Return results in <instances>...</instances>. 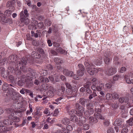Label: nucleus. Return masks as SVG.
Returning a JSON list of instances; mask_svg holds the SVG:
<instances>
[{
	"label": "nucleus",
	"mask_w": 133,
	"mask_h": 133,
	"mask_svg": "<svg viewBox=\"0 0 133 133\" xmlns=\"http://www.w3.org/2000/svg\"><path fill=\"white\" fill-rule=\"evenodd\" d=\"M74 108L75 109H72L67 111L68 113L70 115H72L74 113L77 116H82L83 112L84 111V109L78 103H76L74 105Z\"/></svg>",
	"instance_id": "nucleus-1"
},
{
	"label": "nucleus",
	"mask_w": 133,
	"mask_h": 133,
	"mask_svg": "<svg viewBox=\"0 0 133 133\" xmlns=\"http://www.w3.org/2000/svg\"><path fill=\"white\" fill-rule=\"evenodd\" d=\"M6 113L8 114H10V117L14 120V123L12 122V123H10V124L11 125L13 124L14 125H15V126L16 127V122H16L17 119L16 111H14V110L10 108L6 109Z\"/></svg>",
	"instance_id": "nucleus-2"
},
{
	"label": "nucleus",
	"mask_w": 133,
	"mask_h": 133,
	"mask_svg": "<svg viewBox=\"0 0 133 133\" xmlns=\"http://www.w3.org/2000/svg\"><path fill=\"white\" fill-rule=\"evenodd\" d=\"M84 64L88 72L90 75H94L95 74L94 68H92V66H94V65L91 63L90 64L87 62H85Z\"/></svg>",
	"instance_id": "nucleus-3"
},
{
	"label": "nucleus",
	"mask_w": 133,
	"mask_h": 133,
	"mask_svg": "<svg viewBox=\"0 0 133 133\" xmlns=\"http://www.w3.org/2000/svg\"><path fill=\"white\" fill-rule=\"evenodd\" d=\"M7 95H10L12 99L13 100H15V102H16L17 98L16 94L14 91V90L12 88H10L7 92Z\"/></svg>",
	"instance_id": "nucleus-4"
},
{
	"label": "nucleus",
	"mask_w": 133,
	"mask_h": 133,
	"mask_svg": "<svg viewBox=\"0 0 133 133\" xmlns=\"http://www.w3.org/2000/svg\"><path fill=\"white\" fill-rule=\"evenodd\" d=\"M66 93L67 95H65L66 96L65 97L66 100V98H67L68 99H70L75 97L76 96L75 95L73 94L72 89H66Z\"/></svg>",
	"instance_id": "nucleus-5"
},
{
	"label": "nucleus",
	"mask_w": 133,
	"mask_h": 133,
	"mask_svg": "<svg viewBox=\"0 0 133 133\" xmlns=\"http://www.w3.org/2000/svg\"><path fill=\"white\" fill-rule=\"evenodd\" d=\"M105 71L106 74L109 76L114 74L117 71L115 67H112L105 70Z\"/></svg>",
	"instance_id": "nucleus-6"
},
{
	"label": "nucleus",
	"mask_w": 133,
	"mask_h": 133,
	"mask_svg": "<svg viewBox=\"0 0 133 133\" xmlns=\"http://www.w3.org/2000/svg\"><path fill=\"white\" fill-rule=\"evenodd\" d=\"M129 95L127 94L124 97H121L119 98L118 100L119 102L121 103H127L128 104L129 103Z\"/></svg>",
	"instance_id": "nucleus-7"
},
{
	"label": "nucleus",
	"mask_w": 133,
	"mask_h": 133,
	"mask_svg": "<svg viewBox=\"0 0 133 133\" xmlns=\"http://www.w3.org/2000/svg\"><path fill=\"white\" fill-rule=\"evenodd\" d=\"M1 70V75L5 79H7V77L9 75V72L8 71H5L4 69L2 68H0Z\"/></svg>",
	"instance_id": "nucleus-8"
},
{
	"label": "nucleus",
	"mask_w": 133,
	"mask_h": 133,
	"mask_svg": "<svg viewBox=\"0 0 133 133\" xmlns=\"http://www.w3.org/2000/svg\"><path fill=\"white\" fill-rule=\"evenodd\" d=\"M66 96V95H64L60 97L55 100L56 102H53L54 104H58L61 102V101H65L66 100V99L65 98Z\"/></svg>",
	"instance_id": "nucleus-9"
},
{
	"label": "nucleus",
	"mask_w": 133,
	"mask_h": 133,
	"mask_svg": "<svg viewBox=\"0 0 133 133\" xmlns=\"http://www.w3.org/2000/svg\"><path fill=\"white\" fill-rule=\"evenodd\" d=\"M63 74L65 76L69 77H72L74 75L73 71L68 70L67 69H65L63 70Z\"/></svg>",
	"instance_id": "nucleus-10"
},
{
	"label": "nucleus",
	"mask_w": 133,
	"mask_h": 133,
	"mask_svg": "<svg viewBox=\"0 0 133 133\" xmlns=\"http://www.w3.org/2000/svg\"><path fill=\"white\" fill-rule=\"evenodd\" d=\"M20 17L21 19L20 21L18 22L19 25L21 26H23L24 25V15L23 14V12L22 11L21 13Z\"/></svg>",
	"instance_id": "nucleus-11"
},
{
	"label": "nucleus",
	"mask_w": 133,
	"mask_h": 133,
	"mask_svg": "<svg viewBox=\"0 0 133 133\" xmlns=\"http://www.w3.org/2000/svg\"><path fill=\"white\" fill-rule=\"evenodd\" d=\"M31 36L32 37H34L35 38H38L39 37H41L40 32L38 30H37L36 33L33 31H31Z\"/></svg>",
	"instance_id": "nucleus-12"
},
{
	"label": "nucleus",
	"mask_w": 133,
	"mask_h": 133,
	"mask_svg": "<svg viewBox=\"0 0 133 133\" xmlns=\"http://www.w3.org/2000/svg\"><path fill=\"white\" fill-rule=\"evenodd\" d=\"M56 50L57 51L61 54H63L65 55L67 54V52L59 46L56 47Z\"/></svg>",
	"instance_id": "nucleus-13"
},
{
	"label": "nucleus",
	"mask_w": 133,
	"mask_h": 133,
	"mask_svg": "<svg viewBox=\"0 0 133 133\" xmlns=\"http://www.w3.org/2000/svg\"><path fill=\"white\" fill-rule=\"evenodd\" d=\"M122 120L121 119H117L114 122V125L115 126H119L120 125L122 124Z\"/></svg>",
	"instance_id": "nucleus-14"
},
{
	"label": "nucleus",
	"mask_w": 133,
	"mask_h": 133,
	"mask_svg": "<svg viewBox=\"0 0 133 133\" xmlns=\"http://www.w3.org/2000/svg\"><path fill=\"white\" fill-rule=\"evenodd\" d=\"M27 63L26 60L24 58H22L21 60V62H19V64L22 65L20 67V68L23 69L24 65H25Z\"/></svg>",
	"instance_id": "nucleus-15"
},
{
	"label": "nucleus",
	"mask_w": 133,
	"mask_h": 133,
	"mask_svg": "<svg viewBox=\"0 0 133 133\" xmlns=\"http://www.w3.org/2000/svg\"><path fill=\"white\" fill-rule=\"evenodd\" d=\"M31 55L32 57L35 58H39L41 56L39 54H38L36 52L34 51L32 52Z\"/></svg>",
	"instance_id": "nucleus-16"
},
{
	"label": "nucleus",
	"mask_w": 133,
	"mask_h": 133,
	"mask_svg": "<svg viewBox=\"0 0 133 133\" xmlns=\"http://www.w3.org/2000/svg\"><path fill=\"white\" fill-rule=\"evenodd\" d=\"M61 122L62 124L66 125L69 124L70 122V120L67 118L65 117L62 119Z\"/></svg>",
	"instance_id": "nucleus-17"
},
{
	"label": "nucleus",
	"mask_w": 133,
	"mask_h": 133,
	"mask_svg": "<svg viewBox=\"0 0 133 133\" xmlns=\"http://www.w3.org/2000/svg\"><path fill=\"white\" fill-rule=\"evenodd\" d=\"M11 86V84L9 85L7 83H4L3 85L2 89L3 91H6L9 89L10 86Z\"/></svg>",
	"instance_id": "nucleus-18"
},
{
	"label": "nucleus",
	"mask_w": 133,
	"mask_h": 133,
	"mask_svg": "<svg viewBox=\"0 0 133 133\" xmlns=\"http://www.w3.org/2000/svg\"><path fill=\"white\" fill-rule=\"evenodd\" d=\"M89 121L90 123H96L98 122V120L97 118L96 117L94 118L92 117H89Z\"/></svg>",
	"instance_id": "nucleus-19"
},
{
	"label": "nucleus",
	"mask_w": 133,
	"mask_h": 133,
	"mask_svg": "<svg viewBox=\"0 0 133 133\" xmlns=\"http://www.w3.org/2000/svg\"><path fill=\"white\" fill-rule=\"evenodd\" d=\"M25 81V79L24 78H22L21 79V80L18 81V85L20 87L22 86Z\"/></svg>",
	"instance_id": "nucleus-20"
},
{
	"label": "nucleus",
	"mask_w": 133,
	"mask_h": 133,
	"mask_svg": "<svg viewBox=\"0 0 133 133\" xmlns=\"http://www.w3.org/2000/svg\"><path fill=\"white\" fill-rule=\"evenodd\" d=\"M86 99L83 98H80L79 100V103L82 105L84 106L86 102Z\"/></svg>",
	"instance_id": "nucleus-21"
},
{
	"label": "nucleus",
	"mask_w": 133,
	"mask_h": 133,
	"mask_svg": "<svg viewBox=\"0 0 133 133\" xmlns=\"http://www.w3.org/2000/svg\"><path fill=\"white\" fill-rule=\"evenodd\" d=\"M97 90L101 91L104 88V85L102 83L100 84L99 85L96 86Z\"/></svg>",
	"instance_id": "nucleus-22"
},
{
	"label": "nucleus",
	"mask_w": 133,
	"mask_h": 133,
	"mask_svg": "<svg viewBox=\"0 0 133 133\" xmlns=\"http://www.w3.org/2000/svg\"><path fill=\"white\" fill-rule=\"evenodd\" d=\"M55 62L57 64H60L62 63H63V61L59 58H56L54 59Z\"/></svg>",
	"instance_id": "nucleus-23"
},
{
	"label": "nucleus",
	"mask_w": 133,
	"mask_h": 133,
	"mask_svg": "<svg viewBox=\"0 0 133 133\" xmlns=\"http://www.w3.org/2000/svg\"><path fill=\"white\" fill-rule=\"evenodd\" d=\"M0 129L1 130V132L9 131L10 130L8 128L4 126H3L2 127H0Z\"/></svg>",
	"instance_id": "nucleus-24"
},
{
	"label": "nucleus",
	"mask_w": 133,
	"mask_h": 133,
	"mask_svg": "<svg viewBox=\"0 0 133 133\" xmlns=\"http://www.w3.org/2000/svg\"><path fill=\"white\" fill-rule=\"evenodd\" d=\"M94 115L96 118L100 119H104V117L102 116L101 114L97 113V114H95Z\"/></svg>",
	"instance_id": "nucleus-25"
},
{
	"label": "nucleus",
	"mask_w": 133,
	"mask_h": 133,
	"mask_svg": "<svg viewBox=\"0 0 133 133\" xmlns=\"http://www.w3.org/2000/svg\"><path fill=\"white\" fill-rule=\"evenodd\" d=\"M91 85V82L88 81L84 84L83 86L85 88H90V86Z\"/></svg>",
	"instance_id": "nucleus-26"
},
{
	"label": "nucleus",
	"mask_w": 133,
	"mask_h": 133,
	"mask_svg": "<svg viewBox=\"0 0 133 133\" xmlns=\"http://www.w3.org/2000/svg\"><path fill=\"white\" fill-rule=\"evenodd\" d=\"M127 122L130 126H132L133 125V118H130L127 121Z\"/></svg>",
	"instance_id": "nucleus-27"
},
{
	"label": "nucleus",
	"mask_w": 133,
	"mask_h": 133,
	"mask_svg": "<svg viewBox=\"0 0 133 133\" xmlns=\"http://www.w3.org/2000/svg\"><path fill=\"white\" fill-rule=\"evenodd\" d=\"M119 97V95L116 92H114L112 94V97L114 99H116L118 98Z\"/></svg>",
	"instance_id": "nucleus-28"
},
{
	"label": "nucleus",
	"mask_w": 133,
	"mask_h": 133,
	"mask_svg": "<svg viewBox=\"0 0 133 133\" xmlns=\"http://www.w3.org/2000/svg\"><path fill=\"white\" fill-rule=\"evenodd\" d=\"M84 71L78 70L77 71V75L80 76H82L84 74Z\"/></svg>",
	"instance_id": "nucleus-29"
},
{
	"label": "nucleus",
	"mask_w": 133,
	"mask_h": 133,
	"mask_svg": "<svg viewBox=\"0 0 133 133\" xmlns=\"http://www.w3.org/2000/svg\"><path fill=\"white\" fill-rule=\"evenodd\" d=\"M11 14V11L9 10H6L4 12V15L7 16H10Z\"/></svg>",
	"instance_id": "nucleus-30"
},
{
	"label": "nucleus",
	"mask_w": 133,
	"mask_h": 133,
	"mask_svg": "<svg viewBox=\"0 0 133 133\" xmlns=\"http://www.w3.org/2000/svg\"><path fill=\"white\" fill-rule=\"evenodd\" d=\"M71 121L75 122H77L78 120L77 117L76 115H74L71 117Z\"/></svg>",
	"instance_id": "nucleus-31"
},
{
	"label": "nucleus",
	"mask_w": 133,
	"mask_h": 133,
	"mask_svg": "<svg viewBox=\"0 0 133 133\" xmlns=\"http://www.w3.org/2000/svg\"><path fill=\"white\" fill-rule=\"evenodd\" d=\"M7 59L6 58H4L2 60H0V66L3 65L7 61Z\"/></svg>",
	"instance_id": "nucleus-32"
},
{
	"label": "nucleus",
	"mask_w": 133,
	"mask_h": 133,
	"mask_svg": "<svg viewBox=\"0 0 133 133\" xmlns=\"http://www.w3.org/2000/svg\"><path fill=\"white\" fill-rule=\"evenodd\" d=\"M78 66L79 69V70L85 71L84 67L82 64H78Z\"/></svg>",
	"instance_id": "nucleus-33"
},
{
	"label": "nucleus",
	"mask_w": 133,
	"mask_h": 133,
	"mask_svg": "<svg viewBox=\"0 0 133 133\" xmlns=\"http://www.w3.org/2000/svg\"><path fill=\"white\" fill-rule=\"evenodd\" d=\"M39 82L40 83H45V78L42 76H40L39 78Z\"/></svg>",
	"instance_id": "nucleus-34"
},
{
	"label": "nucleus",
	"mask_w": 133,
	"mask_h": 133,
	"mask_svg": "<svg viewBox=\"0 0 133 133\" xmlns=\"http://www.w3.org/2000/svg\"><path fill=\"white\" fill-rule=\"evenodd\" d=\"M54 91H48V95L49 97H53L54 95Z\"/></svg>",
	"instance_id": "nucleus-35"
},
{
	"label": "nucleus",
	"mask_w": 133,
	"mask_h": 133,
	"mask_svg": "<svg viewBox=\"0 0 133 133\" xmlns=\"http://www.w3.org/2000/svg\"><path fill=\"white\" fill-rule=\"evenodd\" d=\"M80 117L79 118V119L81 120L83 124L86 122L87 119L85 118L84 117H82V116Z\"/></svg>",
	"instance_id": "nucleus-36"
},
{
	"label": "nucleus",
	"mask_w": 133,
	"mask_h": 133,
	"mask_svg": "<svg viewBox=\"0 0 133 133\" xmlns=\"http://www.w3.org/2000/svg\"><path fill=\"white\" fill-rule=\"evenodd\" d=\"M128 131V130L127 127H124L121 131V133H127Z\"/></svg>",
	"instance_id": "nucleus-37"
},
{
	"label": "nucleus",
	"mask_w": 133,
	"mask_h": 133,
	"mask_svg": "<svg viewBox=\"0 0 133 133\" xmlns=\"http://www.w3.org/2000/svg\"><path fill=\"white\" fill-rule=\"evenodd\" d=\"M14 77L12 75H10L8 76V79L11 82H13L14 81Z\"/></svg>",
	"instance_id": "nucleus-38"
},
{
	"label": "nucleus",
	"mask_w": 133,
	"mask_h": 133,
	"mask_svg": "<svg viewBox=\"0 0 133 133\" xmlns=\"http://www.w3.org/2000/svg\"><path fill=\"white\" fill-rule=\"evenodd\" d=\"M119 107V105L117 102H115L114 104H112V107L114 109H117Z\"/></svg>",
	"instance_id": "nucleus-39"
},
{
	"label": "nucleus",
	"mask_w": 133,
	"mask_h": 133,
	"mask_svg": "<svg viewBox=\"0 0 133 133\" xmlns=\"http://www.w3.org/2000/svg\"><path fill=\"white\" fill-rule=\"evenodd\" d=\"M120 78V76L118 75H116L115 76H114L113 79V80L114 81H116L118 80L119 78Z\"/></svg>",
	"instance_id": "nucleus-40"
},
{
	"label": "nucleus",
	"mask_w": 133,
	"mask_h": 133,
	"mask_svg": "<svg viewBox=\"0 0 133 133\" xmlns=\"http://www.w3.org/2000/svg\"><path fill=\"white\" fill-rule=\"evenodd\" d=\"M46 69L49 71L52 70L53 69V68L51 65L50 64H48L46 66Z\"/></svg>",
	"instance_id": "nucleus-41"
},
{
	"label": "nucleus",
	"mask_w": 133,
	"mask_h": 133,
	"mask_svg": "<svg viewBox=\"0 0 133 133\" xmlns=\"http://www.w3.org/2000/svg\"><path fill=\"white\" fill-rule=\"evenodd\" d=\"M110 61V59L108 57H105L104 58V61L106 64H108Z\"/></svg>",
	"instance_id": "nucleus-42"
},
{
	"label": "nucleus",
	"mask_w": 133,
	"mask_h": 133,
	"mask_svg": "<svg viewBox=\"0 0 133 133\" xmlns=\"http://www.w3.org/2000/svg\"><path fill=\"white\" fill-rule=\"evenodd\" d=\"M24 24H25L26 25H27L29 23V19L27 18H26L24 16Z\"/></svg>",
	"instance_id": "nucleus-43"
},
{
	"label": "nucleus",
	"mask_w": 133,
	"mask_h": 133,
	"mask_svg": "<svg viewBox=\"0 0 133 133\" xmlns=\"http://www.w3.org/2000/svg\"><path fill=\"white\" fill-rule=\"evenodd\" d=\"M83 129L84 130H87L89 128V125L88 124H85L83 125Z\"/></svg>",
	"instance_id": "nucleus-44"
},
{
	"label": "nucleus",
	"mask_w": 133,
	"mask_h": 133,
	"mask_svg": "<svg viewBox=\"0 0 133 133\" xmlns=\"http://www.w3.org/2000/svg\"><path fill=\"white\" fill-rule=\"evenodd\" d=\"M105 57H108L110 55V52L109 51H106L104 54Z\"/></svg>",
	"instance_id": "nucleus-45"
},
{
	"label": "nucleus",
	"mask_w": 133,
	"mask_h": 133,
	"mask_svg": "<svg viewBox=\"0 0 133 133\" xmlns=\"http://www.w3.org/2000/svg\"><path fill=\"white\" fill-rule=\"evenodd\" d=\"M64 93L62 91L59 89L58 90L57 92V94L59 96H61L63 95V94Z\"/></svg>",
	"instance_id": "nucleus-46"
},
{
	"label": "nucleus",
	"mask_w": 133,
	"mask_h": 133,
	"mask_svg": "<svg viewBox=\"0 0 133 133\" xmlns=\"http://www.w3.org/2000/svg\"><path fill=\"white\" fill-rule=\"evenodd\" d=\"M65 84L67 88L66 89H72V87L70 84L67 82H65Z\"/></svg>",
	"instance_id": "nucleus-47"
},
{
	"label": "nucleus",
	"mask_w": 133,
	"mask_h": 133,
	"mask_svg": "<svg viewBox=\"0 0 133 133\" xmlns=\"http://www.w3.org/2000/svg\"><path fill=\"white\" fill-rule=\"evenodd\" d=\"M97 79L96 78H92L91 79L90 81H91L92 84H95L96 82L97 81Z\"/></svg>",
	"instance_id": "nucleus-48"
},
{
	"label": "nucleus",
	"mask_w": 133,
	"mask_h": 133,
	"mask_svg": "<svg viewBox=\"0 0 133 133\" xmlns=\"http://www.w3.org/2000/svg\"><path fill=\"white\" fill-rule=\"evenodd\" d=\"M37 26L38 28L41 29L43 26L44 24L43 22H40L38 24Z\"/></svg>",
	"instance_id": "nucleus-49"
},
{
	"label": "nucleus",
	"mask_w": 133,
	"mask_h": 133,
	"mask_svg": "<svg viewBox=\"0 0 133 133\" xmlns=\"http://www.w3.org/2000/svg\"><path fill=\"white\" fill-rule=\"evenodd\" d=\"M23 14L25 17H27L29 16V14L28 13V11L26 9H24L23 12Z\"/></svg>",
	"instance_id": "nucleus-50"
},
{
	"label": "nucleus",
	"mask_w": 133,
	"mask_h": 133,
	"mask_svg": "<svg viewBox=\"0 0 133 133\" xmlns=\"http://www.w3.org/2000/svg\"><path fill=\"white\" fill-rule=\"evenodd\" d=\"M10 122V121L8 119H6L3 121V123L4 124L7 125L9 124Z\"/></svg>",
	"instance_id": "nucleus-51"
},
{
	"label": "nucleus",
	"mask_w": 133,
	"mask_h": 133,
	"mask_svg": "<svg viewBox=\"0 0 133 133\" xmlns=\"http://www.w3.org/2000/svg\"><path fill=\"white\" fill-rule=\"evenodd\" d=\"M101 63V62L99 59H97L95 62L94 64L97 65H99Z\"/></svg>",
	"instance_id": "nucleus-52"
},
{
	"label": "nucleus",
	"mask_w": 133,
	"mask_h": 133,
	"mask_svg": "<svg viewBox=\"0 0 133 133\" xmlns=\"http://www.w3.org/2000/svg\"><path fill=\"white\" fill-rule=\"evenodd\" d=\"M107 133H114V131L113 129L111 128H110L107 131Z\"/></svg>",
	"instance_id": "nucleus-53"
},
{
	"label": "nucleus",
	"mask_w": 133,
	"mask_h": 133,
	"mask_svg": "<svg viewBox=\"0 0 133 133\" xmlns=\"http://www.w3.org/2000/svg\"><path fill=\"white\" fill-rule=\"evenodd\" d=\"M97 87L96 85L92 84L91 86V89L93 91H96L97 90Z\"/></svg>",
	"instance_id": "nucleus-54"
},
{
	"label": "nucleus",
	"mask_w": 133,
	"mask_h": 133,
	"mask_svg": "<svg viewBox=\"0 0 133 133\" xmlns=\"http://www.w3.org/2000/svg\"><path fill=\"white\" fill-rule=\"evenodd\" d=\"M126 70V68L124 67H122L120 70L119 71L121 73H123Z\"/></svg>",
	"instance_id": "nucleus-55"
},
{
	"label": "nucleus",
	"mask_w": 133,
	"mask_h": 133,
	"mask_svg": "<svg viewBox=\"0 0 133 133\" xmlns=\"http://www.w3.org/2000/svg\"><path fill=\"white\" fill-rule=\"evenodd\" d=\"M106 98L107 99L109 100L111 99V97H112V94L110 93H108L106 95Z\"/></svg>",
	"instance_id": "nucleus-56"
},
{
	"label": "nucleus",
	"mask_w": 133,
	"mask_h": 133,
	"mask_svg": "<svg viewBox=\"0 0 133 133\" xmlns=\"http://www.w3.org/2000/svg\"><path fill=\"white\" fill-rule=\"evenodd\" d=\"M47 89L48 90V91H54L53 87L50 85H48L47 87Z\"/></svg>",
	"instance_id": "nucleus-57"
},
{
	"label": "nucleus",
	"mask_w": 133,
	"mask_h": 133,
	"mask_svg": "<svg viewBox=\"0 0 133 133\" xmlns=\"http://www.w3.org/2000/svg\"><path fill=\"white\" fill-rule=\"evenodd\" d=\"M59 111H58V109H56L55 110L53 116H57V115L58 114Z\"/></svg>",
	"instance_id": "nucleus-58"
},
{
	"label": "nucleus",
	"mask_w": 133,
	"mask_h": 133,
	"mask_svg": "<svg viewBox=\"0 0 133 133\" xmlns=\"http://www.w3.org/2000/svg\"><path fill=\"white\" fill-rule=\"evenodd\" d=\"M66 129L68 131V132L70 131H71L72 130V126L70 125H69L66 127Z\"/></svg>",
	"instance_id": "nucleus-59"
},
{
	"label": "nucleus",
	"mask_w": 133,
	"mask_h": 133,
	"mask_svg": "<svg viewBox=\"0 0 133 133\" xmlns=\"http://www.w3.org/2000/svg\"><path fill=\"white\" fill-rule=\"evenodd\" d=\"M105 86L108 89L110 88L112 86L111 84L110 83H109L105 84Z\"/></svg>",
	"instance_id": "nucleus-60"
},
{
	"label": "nucleus",
	"mask_w": 133,
	"mask_h": 133,
	"mask_svg": "<svg viewBox=\"0 0 133 133\" xmlns=\"http://www.w3.org/2000/svg\"><path fill=\"white\" fill-rule=\"evenodd\" d=\"M86 90L87 92L89 94H91L92 93V90L90 89V88H86Z\"/></svg>",
	"instance_id": "nucleus-61"
},
{
	"label": "nucleus",
	"mask_w": 133,
	"mask_h": 133,
	"mask_svg": "<svg viewBox=\"0 0 133 133\" xmlns=\"http://www.w3.org/2000/svg\"><path fill=\"white\" fill-rule=\"evenodd\" d=\"M38 51L41 54H43L44 53V50L41 48H39L38 49Z\"/></svg>",
	"instance_id": "nucleus-62"
},
{
	"label": "nucleus",
	"mask_w": 133,
	"mask_h": 133,
	"mask_svg": "<svg viewBox=\"0 0 133 133\" xmlns=\"http://www.w3.org/2000/svg\"><path fill=\"white\" fill-rule=\"evenodd\" d=\"M34 83L36 85H38L40 84V82H39V80L36 79L34 82Z\"/></svg>",
	"instance_id": "nucleus-63"
},
{
	"label": "nucleus",
	"mask_w": 133,
	"mask_h": 133,
	"mask_svg": "<svg viewBox=\"0 0 133 133\" xmlns=\"http://www.w3.org/2000/svg\"><path fill=\"white\" fill-rule=\"evenodd\" d=\"M47 43L49 46H51L52 45V43L50 40H47Z\"/></svg>",
	"instance_id": "nucleus-64"
}]
</instances>
